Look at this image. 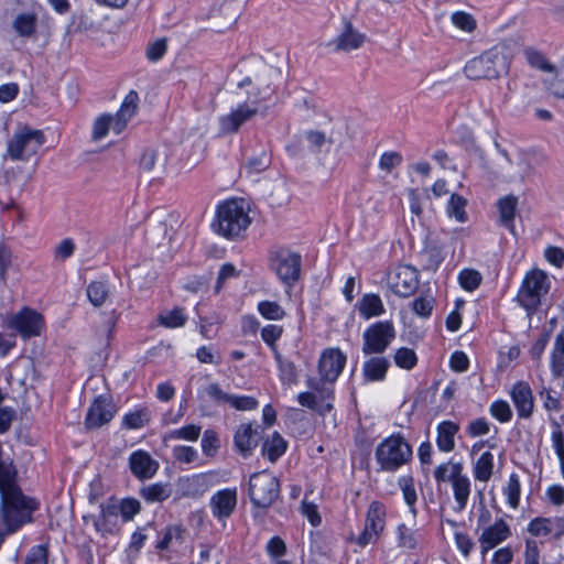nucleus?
<instances>
[{
  "instance_id": "9d476101",
  "label": "nucleus",
  "mask_w": 564,
  "mask_h": 564,
  "mask_svg": "<svg viewBox=\"0 0 564 564\" xmlns=\"http://www.w3.org/2000/svg\"><path fill=\"white\" fill-rule=\"evenodd\" d=\"M301 264V256L290 249L279 248L270 253V267L283 284L292 285L299 280Z\"/></svg>"
},
{
  "instance_id": "412c9836",
  "label": "nucleus",
  "mask_w": 564,
  "mask_h": 564,
  "mask_svg": "<svg viewBox=\"0 0 564 564\" xmlns=\"http://www.w3.org/2000/svg\"><path fill=\"white\" fill-rule=\"evenodd\" d=\"M129 467L135 478L145 480L155 476L160 464L148 452L137 449L129 456Z\"/></svg>"
},
{
  "instance_id": "5fc2aeb1",
  "label": "nucleus",
  "mask_w": 564,
  "mask_h": 564,
  "mask_svg": "<svg viewBox=\"0 0 564 564\" xmlns=\"http://www.w3.org/2000/svg\"><path fill=\"white\" fill-rule=\"evenodd\" d=\"M227 404L237 411H251L258 408L259 402L250 395L229 394Z\"/></svg>"
},
{
  "instance_id": "58836bf2",
  "label": "nucleus",
  "mask_w": 564,
  "mask_h": 564,
  "mask_svg": "<svg viewBox=\"0 0 564 564\" xmlns=\"http://www.w3.org/2000/svg\"><path fill=\"white\" fill-rule=\"evenodd\" d=\"M37 25V17L31 12H23L15 17L13 29L20 35L30 37L35 33Z\"/></svg>"
},
{
  "instance_id": "20e7f679",
  "label": "nucleus",
  "mask_w": 564,
  "mask_h": 564,
  "mask_svg": "<svg viewBox=\"0 0 564 564\" xmlns=\"http://www.w3.org/2000/svg\"><path fill=\"white\" fill-rule=\"evenodd\" d=\"M139 96L134 90H130L119 110L115 115L102 113L97 117L93 124L91 138L94 141L102 140L112 130L116 134H120L127 127L128 122L133 118L138 109Z\"/></svg>"
},
{
  "instance_id": "13d9d810",
  "label": "nucleus",
  "mask_w": 564,
  "mask_h": 564,
  "mask_svg": "<svg viewBox=\"0 0 564 564\" xmlns=\"http://www.w3.org/2000/svg\"><path fill=\"white\" fill-rule=\"evenodd\" d=\"M434 299L432 295H421L412 303L413 312L423 318L429 317L433 311Z\"/></svg>"
},
{
  "instance_id": "a878e982",
  "label": "nucleus",
  "mask_w": 564,
  "mask_h": 564,
  "mask_svg": "<svg viewBox=\"0 0 564 564\" xmlns=\"http://www.w3.org/2000/svg\"><path fill=\"white\" fill-rule=\"evenodd\" d=\"M423 541L421 530L400 523L395 529V542L398 547L414 551L417 550Z\"/></svg>"
},
{
  "instance_id": "a19ab883",
  "label": "nucleus",
  "mask_w": 564,
  "mask_h": 564,
  "mask_svg": "<svg viewBox=\"0 0 564 564\" xmlns=\"http://www.w3.org/2000/svg\"><path fill=\"white\" fill-rule=\"evenodd\" d=\"M202 432V426L197 424H189L186 426H182L178 429H174L169 431L164 436V442L167 441H188V442H195L198 440Z\"/></svg>"
},
{
  "instance_id": "1a4fd4ad",
  "label": "nucleus",
  "mask_w": 564,
  "mask_h": 564,
  "mask_svg": "<svg viewBox=\"0 0 564 564\" xmlns=\"http://www.w3.org/2000/svg\"><path fill=\"white\" fill-rule=\"evenodd\" d=\"M397 332L390 321H380L369 325L362 334L364 355H379L395 339Z\"/></svg>"
},
{
  "instance_id": "79ce46f5",
  "label": "nucleus",
  "mask_w": 564,
  "mask_h": 564,
  "mask_svg": "<svg viewBox=\"0 0 564 564\" xmlns=\"http://www.w3.org/2000/svg\"><path fill=\"white\" fill-rule=\"evenodd\" d=\"M457 281L464 291L474 292L481 284L482 275L475 269L465 268L458 272Z\"/></svg>"
},
{
  "instance_id": "72a5a7b5",
  "label": "nucleus",
  "mask_w": 564,
  "mask_h": 564,
  "mask_svg": "<svg viewBox=\"0 0 564 564\" xmlns=\"http://www.w3.org/2000/svg\"><path fill=\"white\" fill-rule=\"evenodd\" d=\"M467 199L458 194H452L446 204V215L448 218L456 220L457 223L464 224L468 220L466 212Z\"/></svg>"
},
{
  "instance_id": "69168bd1",
  "label": "nucleus",
  "mask_w": 564,
  "mask_h": 564,
  "mask_svg": "<svg viewBox=\"0 0 564 564\" xmlns=\"http://www.w3.org/2000/svg\"><path fill=\"white\" fill-rule=\"evenodd\" d=\"M119 510L124 522L131 521L140 512V502L135 499H123L120 502Z\"/></svg>"
},
{
  "instance_id": "39448f33",
  "label": "nucleus",
  "mask_w": 564,
  "mask_h": 564,
  "mask_svg": "<svg viewBox=\"0 0 564 564\" xmlns=\"http://www.w3.org/2000/svg\"><path fill=\"white\" fill-rule=\"evenodd\" d=\"M375 457L381 470L394 473L412 459L413 451L402 435L392 434L378 444Z\"/></svg>"
},
{
  "instance_id": "f3484780",
  "label": "nucleus",
  "mask_w": 564,
  "mask_h": 564,
  "mask_svg": "<svg viewBox=\"0 0 564 564\" xmlns=\"http://www.w3.org/2000/svg\"><path fill=\"white\" fill-rule=\"evenodd\" d=\"M347 362L346 355L338 348H327L323 350L318 361V372L321 383L333 384L340 376Z\"/></svg>"
},
{
  "instance_id": "6e6d98bb",
  "label": "nucleus",
  "mask_w": 564,
  "mask_h": 564,
  "mask_svg": "<svg viewBox=\"0 0 564 564\" xmlns=\"http://www.w3.org/2000/svg\"><path fill=\"white\" fill-rule=\"evenodd\" d=\"M172 455L180 464H194L198 459V452L192 446H174L172 448Z\"/></svg>"
},
{
  "instance_id": "473e14b6",
  "label": "nucleus",
  "mask_w": 564,
  "mask_h": 564,
  "mask_svg": "<svg viewBox=\"0 0 564 564\" xmlns=\"http://www.w3.org/2000/svg\"><path fill=\"white\" fill-rule=\"evenodd\" d=\"M490 452L482 453L473 465V476L475 480L488 482L494 474L495 460Z\"/></svg>"
},
{
  "instance_id": "09e8293b",
  "label": "nucleus",
  "mask_w": 564,
  "mask_h": 564,
  "mask_svg": "<svg viewBox=\"0 0 564 564\" xmlns=\"http://www.w3.org/2000/svg\"><path fill=\"white\" fill-rule=\"evenodd\" d=\"M489 414L500 423L510 422L513 415L510 404L502 399L495 400L489 405Z\"/></svg>"
},
{
  "instance_id": "c756f323",
  "label": "nucleus",
  "mask_w": 564,
  "mask_h": 564,
  "mask_svg": "<svg viewBox=\"0 0 564 564\" xmlns=\"http://www.w3.org/2000/svg\"><path fill=\"white\" fill-rule=\"evenodd\" d=\"M454 500H455V510L460 512L465 510L467 507L469 496L471 492V481L466 474H463L457 479H455L452 484Z\"/></svg>"
},
{
  "instance_id": "49530a36",
  "label": "nucleus",
  "mask_w": 564,
  "mask_h": 564,
  "mask_svg": "<svg viewBox=\"0 0 564 564\" xmlns=\"http://www.w3.org/2000/svg\"><path fill=\"white\" fill-rule=\"evenodd\" d=\"M259 314L268 321H281L285 316L283 307L274 301H261L258 303Z\"/></svg>"
},
{
  "instance_id": "c03bdc74",
  "label": "nucleus",
  "mask_w": 564,
  "mask_h": 564,
  "mask_svg": "<svg viewBox=\"0 0 564 564\" xmlns=\"http://www.w3.org/2000/svg\"><path fill=\"white\" fill-rule=\"evenodd\" d=\"M393 361L401 369L412 370L417 364V356L412 348L400 347L394 351Z\"/></svg>"
},
{
  "instance_id": "4c0bfd02",
  "label": "nucleus",
  "mask_w": 564,
  "mask_h": 564,
  "mask_svg": "<svg viewBox=\"0 0 564 564\" xmlns=\"http://www.w3.org/2000/svg\"><path fill=\"white\" fill-rule=\"evenodd\" d=\"M288 448V442L278 433L274 432L263 444V453L271 462H275L281 457Z\"/></svg>"
},
{
  "instance_id": "b1692460",
  "label": "nucleus",
  "mask_w": 564,
  "mask_h": 564,
  "mask_svg": "<svg viewBox=\"0 0 564 564\" xmlns=\"http://www.w3.org/2000/svg\"><path fill=\"white\" fill-rule=\"evenodd\" d=\"M549 368L554 379L563 380L564 389V333L555 336L553 346L549 356Z\"/></svg>"
},
{
  "instance_id": "052dcab7",
  "label": "nucleus",
  "mask_w": 564,
  "mask_h": 564,
  "mask_svg": "<svg viewBox=\"0 0 564 564\" xmlns=\"http://www.w3.org/2000/svg\"><path fill=\"white\" fill-rule=\"evenodd\" d=\"M543 408L549 412H557L561 406L560 393L551 388H543L540 391Z\"/></svg>"
},
{
  "instance_id": "de8ad7c7",
  "label": "nucleus",
  "mask_w": 564,
  "mask_h": 564,
  "mask_svg": "<svg viewBox=\"0 0 564 564\" xmlns=\"http://www.w3.org/2000/svg\"><path fill=\"white\" fill-rule=\"evenodd\" d=\"M452 24L466 33H471L477 28L476 19L468 12L465 11H455L451 15Z\"/></svg>"
},
{
  "instance_id": "7ed1b4c3",
  "label": "nucleus",
  "mask_w": 564,
  "mask_h": 564,
  "mask_svg": "<svg viewBox=\"0 0 564 564\" xmlns=\"http://www.w3.org/2000/svg\"><path fill=\"white\" fill-rule=\"evenodd\" d=\"M251 223L249 205L242 198H232L217 205L212 226L215 232L225 237H238Z\"/></svg>"
},
{
  "instance_id": "393cba45",
  "label": "nucleus",
  "mask_w": 564,
  "mask_h": 564,
  "mask_svg": "<svg viewBox=\"0 0 564 564\" xmlns=\"http://www.w3.org/2000/svg\"><path fill=\"white\" fill-rule=\"evenodd\" d=\"M366 40V35L355 30L350 23L345 25V29L334 40L333 44L338 51H354L359 48Z\"/></svg>"
},
{
  "instance_id": "2f4dec72",
  "label": "nucleus",
  "mask_w": 564,
  "mask_h": 564,
  "mask_svg": "<svg viewBox=\"0 0 564 564\" xmlns=\"http://www.w3.org/2000/svg\"><path fill=\"white\" fill-rule=\"evenodd\" d=\"M560 523V519H549V518H534L528 524V532L533 536H547L553 533L556 538L564 534V531L555 530L557 524Z\"/></svg>"
},
{
  "instance_id": "f8f14e48",
  "label": "nucleus",
  "mask_w": 564,
  "mask_h": 564,
  "mask_svg": "<svg viewBox=\"0 0 564 564\" xmlns=\"http://www.w3.org/2000/svg\"><path fill=\"white\" fill-rule=\"evenodd\" d=\"M306 384L312 391L299 393L297 402L302 406L316 411L322 415L330 412L334 399L333 387L324 386L315 378H308Z\"/></svg>"
},
{
  "instance_id": "f257e3e1",
  "label": "nucleus",
  "mask_w": 564,
  "mask_h": 564,
  "mask_svg": "<svg viewBox=\"0 0 564 564\" xmlns=\"http://www.w3.org/2000/svg\"><path fill=\"white\" fill-rule=\"evenodd\" d=\"M0 545L4 538L32 521L39 503L23 495L17 485L0 489Z\"/></svg>"
},
{
  "instance_id": "0eeeda50",
  "label": "nucleus",
  "mask_w": 564,
  "mask_h": 564,
  "mask_svg": "<svg viewBox=\"0 0 564 564\" xmlns=\"http://www.w3.org/2000/svg\"><path fill=\"white\" fill-rule=\"evenodd\" d=\"M386 523V506L380 501H372L367 509L361 532L357 535L351 533L348 541L357 545L360 550L369 544H376L384 532Z\"/></svg>"
},
{
  "instance_id": "0e129e2a",
  "label": "nucleus",
  "mask_w": 564,
  "mask_h": 564,
  "mask_svg": "<svg viewBox=\"0 0 564 564\" xmlns=\"http://www.w3.org/2000/svg\"><path fill=\"white\" fill-rule=\"evenodd\" d=\"M221 323V318L218 315H214L210 317H200L199 318V333L206 338L210 339L216 335L215 326Z\"/></svg>"
},
{
  "instance_id": "4d7b16f0",
  "label": "nucleus",
  "mask_w": 564,
  "mask_h": 564,
  "mask_svg": "<svg viewBox=\"0 0 564 564\" xmlns=\"http://www.w3.org/2000/svg\"><path fill=\"white\" fill-rule=\"evenodd\" d=\"M403 158L397 151H386L379 159L378 166L381 171L390 173L394 167L401 165Z\"/></svg>"
},
{
  "instance_id": "338daca9",
  "label": "nucleus",
  "mask_w": 564,
  "mask_h": 564,
  "mask_svg": "<svg viewBox=\"0 0 564 564\" xmlns=\"http://www.w3.org/2000/svg\"><path fill=\"white\" fill-rule=\"evenodd\" d=\"M202 451L206 456H214L218 448V437L212 430H206L200 441Z\"/></svg>"
},
{
  "instance_id": "7c9ffc66",
  "label": "nucleus",
  "mask_w": 564,
  "mask_h": 564,
  "mask_svg": "<svg viewBox=\"0 0 564 564\" xmlns=\"http://www.w3.org/2000/svg\"><path fill=\"white\" fill-rule=\"evenodd\" d=\"M464 474V466L460 462L452 459L440 464L434 469V479L437 484L453 482Z\"/></svg>"
},
{
  "instance_id": "6e6552de",
  "label": "nucleus",
  "mask_w": 564,
  "mask_h": 564,
  "mask_svg": "<svg viewBox=\"0 0 564 564\" xmlns=\"http://www.w3.org/2000/svg\"><path fill=\"white\" fill-rule=\"evenodd\" d=\"M550 282L542 270H531L525 275L517 294L519 304L529 313H533L541 304V299L549 291Z\"/></svg>"
},
{
  "instance_id": "2eb2a0df",
  "label": "nucleus",
  "mask_w": 564,
  "mask_h": 564,
  "mask_svg": "<svg viewBox=\"0 0 564 564\" xmlns=\"http://www.w3.org/2000/svg\"><path fill=\"white\" fill-rule=\"evenodd\" d=\"M419 281V272L411 265H398L387 276L390 291L401 297L412 295L417 289Z\"/></svg>"
},
{
  "instance_id": "cd10ccee",
  "label": "nucleus",
  "mask_w": 564,
  "mask_h": 564,
  "mask_svg": "<svg viewBox=\"0 0 564 564\" xmlns=\"http://www.w3.org/2000/svg\"><path fill=\"white\" fill-rule=\"evenodd\" d=\"M235 446L237 451L243 455L249 456L257 447L254 430L251 423H245L238 426L235 437Z\"/></svg>"
},
{
  "instance_id": "dca6fc26",
  "label": "nucleus",
  "mask_w": 564,
  "mask_h": 564,
  "mask_svg": "<svg viewBox=\"0 0 564 564\" xmlns=\"http://www.w3.org/2000/svg\"><path fill=\"white\" fill-rule=\"evenodd\" d=\"M257 113L258 102L256 100L238 104L230 112L218 118L219 130L223 134L235 133Z\"/></svg>"
},
{
  "instance_id": "aec40b11",
  "label": "nucleus",
  "mask_w": 564,
  "mask_h": 564,
  "mask_svg": "<svg viewBox=\"0 0 564 564\" xmlns=\"http://www.w3.org/2000/svg\"><path fill=\"white\" fill-rule=\"evenodd\" d=\"M509 395L520 419H529L533 414L534 398L530 384L524 380L517 381L510 389Z\"/></svg>"
},
{
  "instance_id": "603ef678",
  "label": "nucleus",
  "mask_w": 564,
  "mask_h": 564,
  "mask_svg": "<svg viewBox=\"0 0 564 564\" xmlns=\"http://www.w3.org/2000/svg\"><path fill=\"white\" fill-rule=\"evenodd\" d=\"M283 334V327L275 324L265 325L261 329V339L270 347L273 354L279 352L276 341Z\"/></svg>"
},
{
  "instance_id": "3c124183",
  "label": "nucleus",
  "mask_w": 564,
  "mask_h": 564,
  "mask_svg": "<svg viewBox=\"0 0 564 564\" xmlns=\"http://www.w3.org/2000/svg\"><path fill=\"white\" fill-rule=\"evenodd\" d=\"M524 57L529 65L540 70H553V66L549 63L543 53L534 47H527L524 50Z\"/></svg>"
},
{
  "instance_id": "ddd939ff",
  "label": "nucleus",
  "mask_w": 564,
  "mask_h": 564,
  "mask_svg": "<svg viewBox=\"0 0 564 564\" xmlns=\"http://www.w3.org/2000/svg\"><path fill=\"white\" fill-rule=\"evenodd\" d=\"M8 326L22 338L37 337L45 329V319L36 310L24 306L9 318Z\"/></svg>"
},
{
  "instance_id": "e433bc0d",
  "label": "nucleus",
  "mask_w": 564,
  "mask_h": 564,
  "mask_svg": "<svg viewBox=\"0 0 564 564\" xmlns=\"http://www.w3.org/2000/svg\"><path fill=\"white\" fill-rule=\"evenodd\" d=\"M398 485L402 491L404 502L408 505L413 517H415L417 512L415 507L417 501V494L413 477L410 475H403L399 478Z\"/></svg>"
},
{
  "instance_id": "4468645a",
  "label": "nucleus",
  "mask_w": 564,
  "mask_h": 564,
  "mask_svg": "<svg viewBox=\"0 0 564 564\" xmlns=\"http://www.w3.org/2000/svg\"><path fill=\"white\" fill-rule=\"evenodd\" d=\"M218 482L217 473L207 471L180 477L176 480L178 498L198 499Z\"/></svg>"
},
{
  "instance_id": "6ab92c4d",
  "label": "nucleus",
  "mask_w": 564,
  "mask_h": 564,
  "mask_svg": "<svg viewBox=\"0 0 564 564\" xmlns=\"http://www.w3.org/2000/svg\"><path fill=\"white\" fill-rule=\"evenodd\" d=\"M238 503L236 487L224 488L213 494L209 499V509L215 519L225 522L235 512Z\"/></svg>"
},
{
  "instance_id": "864d4df0",
  "label": "nucleus",
  "mask_w": 564,
  "mask_h": 564,
  "mask_svg": "<svg viewBox=\"0 0 564 564\" xmlns=\"http://www.w3.org/2000/svg\"><path fill=\"white\" fill-rule=\"evenodd\" d=\"M87 296L93 305H102L108 296L107 285L101 281L91 282L87 286Z\"/></svg>"
},
{
  "instance_id": "4be33fe9",
  "label": "nucleus",
  "mask_w": 564,
  "mask_h": 564,
  "mask_svg": "<svg viewBox=\"0 0 564 564\" xmlns=\"http://www.w3.org/2000/svg\"><path fill=\"white\" fill-rule=\"evenodd\" d=\"M115 411L110 402L99 397L89 406L86 416V425L95 429L108 423L113 417Z\"/></svg>"
},
{
  "instance_id": "c85d7f7f",
  "label": "nucleus",
  "mask_w": 564,
  "mask_h": 564,
  "mask_svg": "<svg viewBox=\"0 0 564 564\" xmlns=\"http://www.w3.org/2000/svg\"><path fill=\"white\" fill-rule=\"evenodd\" d=\"M390 362L386 357L376 356L367 359L362 365V375L366 381H382L386 378Z\"/></svg>"
},
{
  "instance_id": "e2e57ef3",
  "label": "nucleus",
  "mask_w": 564,
  "mask_h": 564,
  "mask_svg": "<svg viewBox=\"0 0 564 564\" xmlns=\"http://www.w3.org/2000/svg\"><path fill=\"white\" fill-rule=\"evenodd\" d=\"M490 422L485 417H478L468 423L466 432L470 437H479L490 432Z\"/></svg>"
},
{
  "instance_id": "c9c22d12",
  "label": "nucleus",
  "mask_w": 564,
  "mask_h": 564,
  "mask_svg": "<svg viewBox=\"0 0 564 564\" xmlns=\"http://www.w3.org/2000/svg\"><path fill=\"white\" fill-rule=\"evenodd\" d=\"M172 490L169 484L155 482L141 490V496L147 502H163L171 497Z\"/></svg>"
},
{
  "instance_id": "ea45409f",
  "label": "nucleus",
  "mask_w": 564,
  "mask_h": 564,
  "mask_svg": "<svg viewBox=\"0 0 564 564\" xmlns=\"http://www.w3.org/2000/svg\"><path fill=\"white\" fill-rule=\"evenodd\" d=\"M502 494L506 497L507 505L511 509H517L521 496V484L518 474H510L506 486L502 488Z\"/></svg>"
},
{
  "instance_id": "5701e85b",
  "label": "nucleus",
  "mask_w": 564,
  "mask_h": 564,
  "mask_svg": "<svg viewBox=\"0 0 564 564\" xmlns=\"http://www.w3.org/2000/svg\"><path fill=\"white\" fill-rule=\"evenodd\" d=\"M459 431V424L444 420L436 426V446L442 453H451L455 449L456 443L455 437Z\"/></svg>"
},
{
  "instance_id": "9b49d317",
  "label": "nucleus",
  "mask_w": 564,
  "mask_h": 564,
  "mask_svg": "<svg viewBox=\"0 0 564 564\" xmlns=\"http://www.w3.org/2000/svg\"><path fill=\"white\" fill-rule=\"evenodd\" d=\"M279 480L268 471L256 473L249 480V496L257 507L268 508L278 498Z\"/></svg>"
},
{
  "instance_id": "774afa93",
  "label": "nucleus",
  "mask_w": 564,
  "mask_h": 564,
  "mask_svg": "<svg viewBox=\"0 0 564 564\" xmlns=\"http://www.w3.org/2000/svg\"><path fill=\"white\" fill-rule=\"evenodd\" d=\"M23 564H47L46 547L44 545L32 546Z\"/></svg>"
},
{
  "instance_id": "37998d69",
  "label": "nucleus",
  "mask_w": 564,
  "mask_h": 564,
  "mask_svg": "<svg viewBox=\"0 0 564 564\" xmlns=\"http://www.w3.org/2000/svg\"><path fill=\"white\" fill-rule=\"evenodd\" d=\"M517 198L513 196H506L498 202V208L501 223L510 228L516 216Z\"/></svg>"
},
{
  "instance_id": "f03ea898",
  "label": "nucleus",
  "mask_w": 564,
  "mask_h": 564,
  "mask_svg": "<svg viewBox=\"0 0 564 564\" xmlns=\"http://www.w3.org/2000/svg\"><path fill=\"white\" fill-rule=\"evenodd\" d=\"M512 58L510 47L501 43L470 58L464 66V74L471 80L498 79L509 73Z\"/></svg>"
},
{
  "instance_id": "a18cd8bd",
  "label": "nucleus",
  "mask_w": 564,
  "mask_h": 564,
  "mask_svg": "<svg viewBox=\"0 0 564 564\" xmlns=\"http://www.w3.org/2000/svg\"><path fill=\"white\" fill-rule=\"evenodd\" d=\"M550 73L551 76L546 79L547 89L553 96L564 98V66H553Z\"/></svg>"
},
{
  "instance_id": "423d86ee",
  "label": "nucleus",
  "mask_w": 564,
  "mask_h": 564,
  "mask_svg": "<svg viewBox=\"0 0 564 564\" xmlns=\"http://www.w3.org/2000/svg\"><path fill=\"white\" fill-rule=\"evenodd\" d=\"M46 142L42 130L29 126L19 127L7 142L4 158L11 161L29 162Z\"/></svg>"
},
{
  "instance_id": "a211bd4d",
  "label": "nucleus",
  "mask_w": 564,
  "mask_h": 564,
  "mask_svg": "<svg viewBox=\"0 0 564 564\" xmlns=\"http://www.w3.org/2000/svg\"><path fill=\"white\" fill-rule=\"evenodd\" d=\"M512 535L510 524L503 519H496L490 527L479 532V552L485 557L489 551L506 542Z\"/></svg>"
},
{
  "instance_id": "bf43d9fd",
  "label": "nucleus",
  "mask_w": 564,
  "mask_h": 564,
  "mask_svg": "<svg viewBox=\"0 0 564 564\" xmlns=\"http://www.w3.org/2000/svg\"><path fill=\"white\" fill-rule=\"evenodd\" d=\"M167 51V44L165 39H158L153 42H151L145 51L147 58L152 62L156 63L165 55Z\"/></svg>"
},
{
  "instance_id": "bb28decb",
  "label": "nucleus",
  "mask_w": 564,
  "mask_h": 564,
  "mask_svg": "<svg viewBox=\"0 0 564 564\" xmlns=\"http://www.w3.org/2000/svg\"><path fill=\"white\" fill-rule=\"evenodd\" d=\"M359 315L364 319L379 317L386 313L381 297L376 293H366L357 304Z\"/></svg>"
},
{
  "instance_id": "8fccbe9b",
  "label": "nucleus",
  "mask_w": 564,
  "mask_h": 564,
  "mask_svg": "<svg viewBox=\"0 0 564 564\" xmlns=\"http://www.w3.org/2000/svg\"><path fill=\"white\" fill-rule=\"evenodd\" d=\"M454 542L459 554L465 558H469L470 554L475 549V542L473 538L463 531L455 530L454 532Z\"/></svg>"
},
{
  "instance_id": "680f3d73",
  "label": "nucleus",
  "mask_w": 564,
  "mask_h": 564,
  "mask_svg": "<svg viewBox=\"0 0 564 564\" xmlns=\"http://www.w3.org/2000/svg\"><path fill=\"white\" fill-rule=\"evenodd\" d=\"M523 564H541L540 546L535 540H525Z\"/></svg>"
},
{
  "instance_id": "f704fd0d",
  "label": "nucleus",
  "mask_w": 564,
  "mask_h": 564,
  "mask_svg": "<svg viewBox=\"0 0 564 564\" xmlns=\"http://www.w3.org/2000/svg\"><path fill=\"white\" fill-rule=\"evenodd\" d=\"M187 319V314L182 307H174L173 310L163 311L158 316L159 324L166 328L183 327Z\"/></svg>"
}]
</instances>
